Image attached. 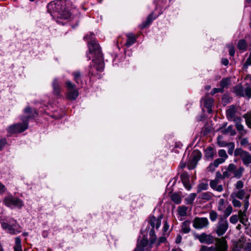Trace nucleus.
<instances>
[{
  "label": "nucleus",
  "mask_w": 251,
  "mask_h": 251,
  "mask_svg": "<svg viewBox=\"0 0 251 251\" xmlns=\"http://www.w3.org/2000/svg\"><path fill=\"white\" fill-rule=\"evenodd\" d=\"M89 52L94 55L92 62L93 65L89 67L88 75L96 76L98 72H101L104 68V63L102 54L99 45L96 41H91L89 42Z\"/></svg>",
  "instance_id": "f257e3e1"
},
{
  "label": "nucleus",
  "mask_w": 251,
  "mask_h": 251,
  "mask_svg": "<svg viewBox=\"0 0 251 251\" xmlns=\"http://www.w3.org/2000/svg\"><path fill=\"white\" fill-rule=\"evenodd\" d=\"M25 114L22 116L20 120L22 123L13 124L8 126L7 132L10 134L23 132L28 128V122L30 119H34L38 116V112L29 106H26L24 110Z\"/></svg>",
  "instance_id": "f03ea898"
},
{
  "label": "nucleus",
  "mask_w": 251,
  "mask_h": 251,
  "mask_svg": "<svg viewBox=\"0 0 251 251\" xmlns=\"http://www.w3.org/2000/svg\"><path fill=\"white\" fill-rule=\"evenodd\" d=\"M48 11L58 18L68 19L71 17V13L65 4L60 1H51L47 5Z\"/></svg>",
  "instance_id": "7ed1b4c3"
},
{
  "label": "nucleus",
  "mask_w": 251,
  "mask_h": 251,
  "mask_svg": "<svg viewBox=\"0 0 251 251\" xmlns=\"http://www.w3.org/2000/svg\"><path fill=\"white\" fill-rule=\"evenodd\" d=\"M215 241V246L207 247L202 245L199 251H228V245L226 237L216 238Z\"/></svg>",
  "instance_id": "20e7f679"
},
{
  "label": "nucleus",
  "mask_w": 251,
  "mask_h": 251,
  "mask_svg": "<svg viewBox=\"0 0 251 251\" xmlns=\"http://www.w3.org/2000/svg\"><path fill=\"white\" fill-rule=\"evenodd\" d=\"M245 169L243 167H240L237 169L236 165L230 163L228 166L226 170L223 173V178L229 177L231 174H233V176L240 178L243 175Z\"/></svg>",
  "instance_id": "39448f33"
},
{
  "label": "nucleus",
  "mask_w": 251,
  "mask_h": 251,
  "mask_svg": "<svg viewBox=\"0 0 251 251\" xmlns=\"http://www.w3.org/2000/svg\"><path fill=\"white\" fill-rule=\"evenodd\" d=\"M3 202L5 206L11 209L14 208L20 209L24 206L23 201L12 195L5 196L3 200Z\"/></svg>",
  "instance_id": "423d86ee"
},
{
  "label": "nucleus",
  "mask_w": 251,
  "mask_h": 251,
  "mask_svg": "<svg viewBox=\"0 0 251 251\" xmlns=\"http://www.w3.org/2000/svg\"><path fill=\"white\" fill-rule=\"evenodd\" d=\"M229 224L227 220L223 219L222 218L218 219V221L213 230L218 237L222 236L227 230Z\"/></svg>",
  "instance_id": "0eeeda50"
},
{
  "label": "nucleus",
  "mask_w": 251,
  "mask_h": 251,
  "mask_svg": "<svg viewBox=\"0 0 251 251\" xmlns=\"http://www.w3.org/2000/svg\"><path fill=\"white\" fill-rule=\"evenodd\" d=\"M235 156H240L244 165L248 167L251 164V154L241 148H236L234 151Z\"/></svg>",
  "instance_id": "6e6552de"
},
{
  "label": "nucleus",
  "mask_w": 251,
  "mask_h": 251,
  "mask_svg": "<svg viewBox=\"0 0 251 251\" xmlns=\"http://www.w3.org/2000/svg\"><path fill=\"white\" fill-rule=\"evenodd\" d=\"M1 227L5 230H7V232L11 234H16L21 232L20 230H18V227L19 226L17 221L12 220L9 222V223L4 222H0Z\"/></svg>",
  "instance_id": "1a4fd4ad"
},
{
  "label": "nucleus",
  "mask_w": 251,
  "mask_h": 251,
  "mask_svg": "<svg viewBox=\"0 0 251 251\" xmlns=\"http://www.w3.org/2000/svg\"><path fill=\"white\" fill-rule=\"evenodd\" d=\"M66 86L68 92L67 93V98L71 100H75L78 97V91L75 89V85L70 80L66 82Z\"/></svg>",
  "instance_id": "9d476101"
},
{
  "label": "nucleus",
  "mask_w": 251,
  "mask_h": 251,
  "mask_svg": "<svg viewBox=\"0 0 251 251\" xmlns=\"http://www.w3.org/2000/svg\"><path fill=\"white\" fill-rule=\"evenodd\" d=\"M162 219V215H159L157 218L154 216H151L149 217L148 221V226L153 228H156L157 230L161 226V219Z\"/></svg>",
  "instance_id": "9b49d317"
},
{
  "label": "nucleus",
  "mask_w": 251,
  "mask_h": 251,
  "mask_svg": "<svg viewBox=\"0 0 251 251\" xmlns=\"http://www.w3.org/2000/svg\"><path fill=\"white\" fill-rule=\"evenodd\" d=\"M209 222L206 218L196 217L193 221V226L196 229H201L206 227Z\"/></svg>",
  "instance_id": "f8f14e48"
},
{
  "label": "nucleus",
  "mask_w": 251,
  "mask_h": 251,
  "mask_svg": "<svg viewBox=\"0 0 251 251\" xmlns=\"http://www.w3.org/2000/svg\"><path fill=\"white\" fill-rule=\"evenodd\" d=\"M197 238L201 243H205L208 245L212 244L215 240L212 235L206 234L205 233L197 235Z\"/></svg>",
  "instance_id": "ddd939ff"
},
{
  "label": "nucleus",
  "mask_w": 251,
  "mask_h": 251,
  "mask_svg": "<svg viewBox=\"0 0 251 251\" xmlns=\"http://www.w3.org/2000/svg\"><path fill=\"white\" fill-rule=\"evenodd\" d=\"M163 10H162V9H160L159 10L158 15H157L153 16V13L152 12L148 16L147 20L145 22H143V23L140 25V26L141 29H144V28L149 26L151 24V23H152L153 20L155 19L156 18H157V17L158 16V15L162 14L163 13Z\"/></svg>",
  "instance_id": "4468645a"
},
{
  "label": "nucleus",
  "mask_w": 251,
  "mask_h": 251,
  "mask_svg": "<svg viewBox=\"0 0 251 251\" xmlns=\"http://www.w3.org/2000/svg\"><path fill=\"white\" fill-rule=\"evenodd\" d=\"M234 121L235 123V126L240 135L239 138H241L247 133V130L244 129V126L241 124L242 119L240 117H237L234 119Z\"/></svg>",
  "instance_id": "2eb2a0df"
},
{
  "label": "nucleus",
  "mask_w": 251,
  "mask_h": 251,
  "mask_svg": "<svg viewBox=\"0 0 251 251\" xmlns=\"http://www.w3.org/2000/svg\"><path fill=\"white\" fill-rule=\"evenodd\" d=\"M149 241L144 236V237L140 241L137 242L134 251H145V248L147 247Z\"/></svg>",
  "instance_id": "dca6fc26"
},
{
  "label": "nucleus",
  "mask_w": 251,
  "mask_h": 251,
  "mask_svg": "<svg viewBox=\"0 0 251 251\" xmlns=\"http://www.w3.org/2000/svg\"><path fill=\"white\" fill-rule=\"evenodd\" d=\"M52 86L53 88V93L57 98L60 97L61 87L59 82L57 78H55L53 79Z\"/></svg>",
  "instance_id": "f3484780"
},
{
  "label": "nucleus",
  "mask_w": 251,
  "mask_h": 251,
  "mask_svg": "<svg viewBox=\"0 0 251 251\" xmlns=\"http://www.w3.org/2000/svg\"><path fill=\"white\" fill-rule=\"evenodd\" d=\"M147 229H148V232L150 235V246H151L156 241V236L155 234L154 228L150 227V226H147Z\"/></svg>",
  "instance_id": "a211bd4d"
},
{
  "label": "nucleus",
  "mask_w": 251,
  "mask_h": 251,
  "mask_svg": "<svg viewBox=\"0 0 251 251\" xmlns=\"http://www.w3.org/2000/svg\"><path fill=\"white\" fill-rule=\"evenodd\" d=\"M219 183L218 179H215L214 180H211L210 181V187L218 192H222L223 190V187L222 185H218Z\"/></svg>",
  "instance_id": "6ab92c4d"
},
{
  "label": "nucleus",
  "mask_w": 251,
  "mask_h": 251,
  "mask_svg": "<svg viewBox=\"0 0 251 251\" xmlns=\"http://www.w3.org/2000/svg\"><path fill=\"white\" fill-rule=\"evenodd\" d=\"M246 194V190L244 189H241V190H239L237 192H233L231 194L230 197L238 198L239 199H240V200H243L245 197L246 198V197H245Z\"/></svg>",
  "instance_id": "aec40b11"
},
{
  "label": "nucleus",
  "mask_w": 251,
  "mask_h": 251,
  "mask_svg": "<svg viewBox=\"0 0 251 251\" xmlns=\"http://www.w3.org/2000/svg\"><path fill=\"white\" fill-rule=\"evenodd\" d=\"M204 157L208 160L212 159L214 156V151L212 147L209 146L204 151Z\"/></svg>",
  "instance_id": "412c9836"
},
{
  "label": "nucleus",
  "mask_w": 251,
  "mask_h": 251,
  "mask_svg": "<svg viewBox=\"0 0 251 251\" xmlns=\"http://www.w3.org/2000/svg\"><path fill=\"white\" fill-rule=\"evenodd\" d=\"M127 40L125 43V45L127 47H129L135 43L136 41V38L132 33H128L126 34Z\"/></svg>",
  "instance_id": "4be33fe9"
},
{
  "label": "nucleus",
  "mask_w": 251,
  "mask_h": 251,
  "mask_svg": "<svg viewBox=\"0 0 251 251\" xmlns=\"http://www.w3.org/2000/svg\"><path fill=\"white\" fill-rule=\"evenodd\" d=\"M221 132L224 134H227L230 133V135L234 136L236 134V131L233 129L232 126H229L227 128L222 127L220 129Z\"/></svg>",
  "instance_id": "5701e85b"
},
{
  "label": "nucleus",
  "mask_w": 251,
  "mask_h": 251,
  "mask_svg": "<svg viewBox=\"0 0 251 251\" xmlns=\"http://www.w3.org/2000/svg\"><path fill=\"white\" fill-rule=\"evenodd\" d=\"M236 113V109L234 106H231L230 108L227 110L226 114V117L228 119L233 120L236 117H235Z\"/></svg>",
  "instance_id": "b1692460"
},
{
  "label": "nucleus",
  "mask_w": 251,
  "mask_h": 251,
  "mask_svg": "<svg viewBox=\"0 0 251 251\" xmlns=\"http://www.w3.org/2000/svg\"><path fill=\"white\" fill-rule=\"evenodd\" d=\"M238 219L241 223L246 225V223L248 222V219L247 218L246 212L239 210L238 211Z\"/></svg>",
  "instance_id": "393cba45"
},
{
  "label": "nucleus",
  "mask_w": 251,
  "mask_h": 251,
  "mask_svg": "<svg viewBox=\"0 0 251 251\" xmlns=\"http://www.w3.org/2000/svg\"><path fill=\"white\" fill-rule=\"evenodd\" d=\"M237 47L239 50L245 51L247 50L248 44L245 40L240 39L238 42Z\"/></svg>",
  "instance_id": "a878e982"
},
{
  "label": "nucleus",
  "mask_w": 251,
  "mask_h": 251,
  "mask_svg": "<svg viewBox=\"0 0 251 251\" xmlns=\"http://www.w3.org/2000/svg\"><path fill=\"white\" fill-rule=\"evenodd\" d=\"M191 222L189 220L185 221L182 223L181 226V232L184 233H188L190 232L191 228L190 227Z\"/></svg>",
  "instance_id": "bb28decb"
},
{
  "label": "nucleus",
  "mask_w": 251,
  "mask_h": 251,
  "mask_svg": "<svg viewBox=\"0 0 251 251\" xmlns=\"http://www.w3.org/2000/svg\"><path fill=\"white\" fill-rule=\"evenodd\" d=\"M233 211L232 206L229 205L225 210H224V214L219 216V218H222L223 219L227 220V218L231 214Z\"/></svg>",
  "instance_id": "cd10ccee"
},
{
  "label": "nucleus",
  "mask_w": 251,
  "mask_h": 251,
  "mask_svg": "<svg viewBox=\"0 0 251 251\" xmlns=\"http://www.w3.org/2000/svg\"><path fill=\"white\" fill-rule=\"evenodd\" d=\"M214 197V195L213 193H212L211 192H206L202 193L201 194L199 198L202 200L208 201L211 200Z\"/></svg>",
  "instance_id": "c85d7f7f"
},
{
  "label": "nucleus",
  "mask_w": 251,
  "mask_h": 251,
  "mask_svg": "<svg viewBox=\"0 0 251 251\" xmlns=\"http://www.w3.org/2000/svg\"><path fill=\"white\" fill-rule=\"evenodd\" d=\"M202 154L201 152L199 150H195L193 151L191 158L192 160L198 162L201 159Z\"/></svg>",
  "instance_id": "c756f323"
},
{
  "label": "nucleus",
  "mask_w": 251,
  "mask_h": 251,
  "mask_svg": "<svg viewBox=\"0 0 251 251\" xmlns=\"http://www.w3.org/2000/svg\"><path fill=\"white\" fill-rule=\"evenodd\" d=\"M214 102L213 98H208L205 100L204 106L207 109V112L211 113L212 111V107Z\"/></svg>",
  "instance_id": "7c9ffc66"
},
{
  "label": "nucleus",
  "mask_w": 251,
  "mask_h": 251,
  "mask_svg": "<svg viewBox=\"0 0 251 251\" xmlns=\"http://www.w3.org/2000/svg\"><path fill=\"white\" fill-rule=\"evenodd\" d=\"M14 251H23L21 239L20 237L15 238V244L13 247Z\"/></svg>",
  "instance_id": "2f4dec72"
},
{
  "label": "nucleus",
  "mask_w": 251,
  "mask_h": 251,
  "mask_svg": "<svg viewBox=\"0 0 251 251\" xmlns=\"http://www.w3.org/2000/svg\"><path fill=\"white\" fill-rule=\"evenodd\" d=\"M234 91L236 95L245 97L244 89L242 86L237 85L234 88Z\"/></svg>",
  "instance_id": "473e14b6"
},
{
  "label": "nucleus",
  "mask_w": 251,
  "mask_h": 251,
  "mask_svg": "<svg viewBox=\"0 0 251 251\" xmlns=\"http://www.w3.org/2000/svg\"><path fill=\"white\" fill-rule=\"evenodd\" d=\"M72 75L74 76V79L75 82L79 84L82 82L81 80V74L79 71H75L72 73Z\"/></svg>",
  "instance_id": "72a5a7b5"
},
{
  "label": "nucleus",
  "mask_w": 251,
  "mask_h": 251,
  "mask_svg": "<svg viewBox=\"0 0 251 251\" xmlns=\"http://www.w3.org/2000/svg\"><path fill=\"white\" fill-rule=\"evenodd\" d=\"M230 79L229 77H226L223 78L220 81V88H222V90L224 91V89L225 87H227L228 85L230 84Z\"/></svg>",
  "instance_id": "f704fd0d"
},
{
  "label": "nucleus",
  "mask_w": 251,
  "mask_h": 251,
  "mask_svg": "<svg viewBox=\"0 0 251 251\" xmlns=\"http://www.w3.org/2000/svg\"><path fill=\"white\" fill-rule=\"evenodd\" d=\"M243 117L245 119L246 124L247 126L250 128H251V111L244 114Z\"/></svg>",
  "instance_id": "c9c22d12"
},
{
  "label": "nucleus",
  "mask_w": 251,
  "mask_h": 251,
  "mask_svg": "<svg viewBox=\"0 0 251 251\" xmlns=\"http://www.w3.org/2000/svg\"><path fill=\"white\" fill-rule=\"evenodd\" d=\"M187 207L185 206H179L177 208L178 214L181 216L184 217L187 215Z\"/></svg>",
  "instance_id": "e433bc0d"
},
{
  "label": "nucleus",
  "mask_w": 251,
  "mask_h": 251,
  "mask_svg": "<svg viewBox=\"0 0 251 251\" xmlns=\"http://www.w3.org/2000/svg\"><path fill=\"white\" fill-rule=\"evenodd\" d=\"M171 200L173 202L177 204H180L181 202V198L180 196L176 193H174L172 195Z\"/></svg>",
  "instance_id": "4c0bfd02"
},
{
  "label": "nucleus",
  "mask_w": 251,
  "mask_h": 251,
  "mask_svg": "<svg viewBox=\"0 0 251 251\" xmlns=\"http://www.w3.org/2000/svg\"><path fill=\"white\" fill-rule=\"evenodd\" d=\"M208 188V184L207 183H201L198 186V192L199 193L202 190H206Z\"/></svg>",
  "instance_id": "58836bf2"
},
{
  "label": "nucleus",
  "mask_w": 251,
  "mask_h": 251,
  "mask_svg": "<svg viewBox=\"0 0 251 251\" xmlns=\"http://www.w3.org/2000/svg\"><path fill=\"white\" fill-rule=\"evenodd\" d=\"M222 139V136L221 135H219L217 137V143L218 146L220 147H226L228 143L224 141Z\"/></svg>",
  "instance_id": "ea45409f"
},
{
  "label": "nucleus",
  "mask_w": 251,
  "mask_h": 251,
  "mask_svg": "<svg viewBox=\"0 0 251 251\" xmlns=\"http://www.w3.org/2000/svg\"><path fill=\"white\" fill-rule=\"evenodd\" d=\"M225 208V200L223 199H221L218 202L217 210L219 211H223Z\"/></svg>",
  "instance_id": "a19ab883"
},
{
  "label": "nucleus",
  "mask_w": 251,
  "mask_h": 251,
  "mask_svg": "<svg viewBox=\"0 0 251 251\" xmlns=\"http://www.w3.org/2000/svg\"><path fill=\"white\" fill-rule=\"evenodd\" d=\"M228 147V153L230 155H232L233 153V151L235 148V144L234 142H229L228 143L227 146H226Z\"/></svg>",
  "instance_id": "79ce46f5"
},
{
  "label": "nucleus",
  "mask_w": 251,
  "mask_h": 251,
  "mask_svg": "<svg viewBox=\"0 0 251 251\" xmlns=\"http://www.w3.org/2000/svg\"><path fill=\"white\" fill-rule=\"evenodd\" d=\"M218 216V213L214 210H212L209 213V218L213 222L216 221Z\"/></svg>",
  "instance_id": "37998d69"
},
{
  "label": "nucleus",
  "mask_w": 251,
  "mask_h": 251,
  "mask_svg": "<svg viewBox=\"0 0 251 251\" xmlns=\"http://www.w3.org/2000/svg\"><path fill=\"white\" fill-rule=\"evenodd\" d=\"M198 162L192 160V159L188 162L187 167L189 170H192L196 168Z\"/></svg>",
  "instance_id": "c03bdc74"
},
{
  "label": "nucleus",
  "mask_w": 251,
  "mask_h": 251,
  "mask_svg": "<svg viewBox=\"0 0 251 251\" xmlns=\"http://www.w3.org/2000/svg\"><path fill=\"white\" fill-rule=\"evenodd\" d=\"M180 179L182 182H186L189 180V175L187 172H183L180 175Z\"/></svg>",
  "instance_id": "a18cd8bd"
},
{
  "label": "nucleus",
  "mask_w": 251,
  "mask_h": 251,
  "mask_svg": "<svg viewBox=\"0 0 251 251\" xmlns=\"http://www.w3.org/2000/svg\"><path fill=\"white\" fill-rule=\"evenodd\" d=\"M218 155L221 158H224L225 161L227 158L228 155H227L225 150L221 149L218 151Z\"/></svg>",
  "instance_id": "49530a36"
},
{
  "label": "nucleus",
  "mask_w": 251,
  "mask_h": 251,
  "mask_svg": "<svg viewBox=\"0 0 251 251\" xmlns=\"http://www.w3.org/2000/svg\"><path fill=\"white\" fill-rule=\"evenodd\" d=\"M229 49V54L231 56H233L235 54V48L233 45L231 43L227 45Z\"/></svg>",
  "instance_id": "de8ad7c7"
},
{
  "label": "nucleus",
  "mask_w": 251,
  "mask_h": 251,
  "mask_svg": "<svg viewBox=\"0 0 251 251\" xmlns=\"http://www.w3.org/2000/svg\"><path fill=\"white\" fill-rule=\"evenodd\" d=\"M232 199V203L235 207H240L242 205L241 202L236 198H231Z\"/></svg>",
  "instance_id": "09e8293b"
},
{
  "label": "nucleus",
  "mask_w": 251,
  "mask_h": 251,
  "mask_svg": "<svg viewBox=\"0 0 251 251\" xmlns=\"http://www.w3.org/2000/svg\"><path fill=\"white\" fill-rule=\"evenodd\" d=\"M250 65H251V51L250 53L249 57L243 65V69H247L248 66Z\"/></svg>",
  "instance_id": "8fccbe9b"
},
{
  "label": "nucleus",
  "mask_w": 251,
  "mask_h": 251,
  "mask_svg": "<svg viewBox=\"0 0 251 251\" xmlns=\"http://www.w3.org/2000/svg\"><path fill=\"white\" fill-rule=\"evenodd\" d=\"M250 197V195H248L246 197L245 200H244V211L246 212L249 206V198Z\"/></svg>",
  "instance_id": "3c124183"
},
{
  "label": "nucleus",
  "mask_w": 251,
  "mask_h": 251,
  "mask_svg": "<svg viewBox=\"0 0 251 251\" xmlns=\"http://www.w3.org/2000/svg\"><path fill=\"white\" fill-rule=\"evenodd\" d=\"M166 241V238L165 236H161L158 239V240L156 239V241L154 244H155L157 246H158L160 245V244L165 243Z\"/></svg>",
  "instance_id": "603ef678"
},
{
  "label": "nucleus",
  "mask_w": 251,
  "mask_h": 251,
  "mask_svg": "<svg viewBox=\"0 0 251 251\" xmlns=\"http://www.w3.org/2000/svg\"><path fill=\"white\" fill-rule=\"evenodd\" d=\"M245 96L251 98V87H247L244 90Z\"/></svg>",
  "instance_id": "864d4df0"
},
{
  "label": "nucleus",
  "mask_w": 251,
  "mask_h": 251,
  "mask_svg": "<svg viewBox=\"0 0 251 251\" xmlns=\"http://www.w3.org/2000/svg\"><path fill=\"white\" fill-rule=\"evenodd\" d=\"M238 220V217L237 215H234L231 216L229 218V221L233 224H236Z\"/></svg>",
  "instance_id": "5fc2aeb1"
},
{
  "label": "nucleus",
  "mask_w": 251,
  "mask_h": 251,
  "mask_svg": "<svg viewBox=\"0 0 251 251\" xmlns=\"http://www.w3.org/2000/svg\"><path fill=\"white\" fill-rule=\"evenodd\" d=\"M244 186V183L242 180H238L235 185V188L238 190H241Z\"/></svg>",
  "instance_id": "6e6d98bb"
},
{
  "label": "nucleus",
  "mask_w": 251,
  "mask_h": 251,
  "mask_svg": "<svg viewBox=\"0 0 251 251\" xmlns=\"http://www.w3.org/2000/svg\"><path fill=\"white\" fill-rule=\"evenodd\" d=\"M7 143V142L6 138H3L0 139V151L3 149Z\"/></svg>",
  "instance_id": "4d7b16f0"
},
{
  "label": "nucleus",
  "mask_w": 251,
  "mask_h": 251,
  "mask_svg": "<svg viewBox=\"0 0 251 251\" xmlns=\"http://www.w3.org/2000/svg\"><path fill=\"white\" fill-rule=\"evenodd\" d=\"M225 161L224 158H217V159H215L213 163L215 164V166H216L218 167V166L220 164L223 163Z\"/></svg>",
  "instance_id": "13d9d810"
},
{
  "label": "nucleus",
  "mask_w": 251,
  "mask_h": 251,
  "mask_svg": "<svg viewBox=\"0 0 251 251\" xmlns=\"http://www.w3.org/2000/svg\"><path fill=\"white\" fill-rule=\"evenodd\" d=\"M217 167L215 165V164L213 163H211L209 166L207 167V170L209 172H213L215 170V169Z\"/></svg>",
  "instance_id": "bf43d9fd"
},
{
  "label": "nucleus",
  "mask_w": 251,
  "mask_h": 251,
  "mask_svg": "<svg viewBox=\"0 0 251 251\" xmlns=\"http://www.w3.org/2000/svg\"><path fill=\"white\" fill-rule=\"evenodd\" d=\"M219 92H220V93H222L223 92V90H222V88H215L214 89H213L210 93L212 95H214V94H215L216 93H219Z\"/></svg>",
  "instance_id": "052dcab7"
},
{
  "label": "nucleus",
  "mask_w": 251,
  "mask_h": 251,
  "mask_svg": "<svg viewBox=\"0 0 251 251\" xmlns=\"http://www.w3.org/2000/svg\"><path fill=\"white\" fill-rule=\"evenodd\" d=\"M240 144L242 146H246L249 144V141L247 138H243L240 141Z\"/></svg>",
  "instance_id": "680f3d73"
},
{
  "label": "nucleus",
  "mask_w": 251,
  "mask_h": 251,
  "mask_svg": "<svg viewBox=\"0 0 251 251\" xmlns=\"http://www.w3.org/2000/svg\"><path fill=\"white\" fill-rule=\"evenodd\" d=\"M182 183L187 190H190L192 188V186L190 184L189 180L187 181L186 182H182Z\"/></svg>",
  "instance_id": "e2e57ef3"
},
{
  "label": "nucleus",
  "mask_w": 251,
  "mask_h": 251,
  "mask_svg": "<svg viewBox=\"0 0 251 251\" xmlns=\"http://www.w3.org/2000/svg\"><path fill=\"white\" fill-rule=\"evenodd\" d=\"M196 197V193H192V194H191L190 195L189 198H188L189 201H190V202H192L194 201Z\"/></svg>",
  "instance_id": "0e129e2a"
},
{
  "label": "nucleus",
  "mask_w": 251,
  "mask_h": 251,
  "mask_svg": "<svg viewBox=\"0 0 251 251\" xmlns=\"http://www.w3.org/2000/svg\"><path fill=\"white\" fill-rule=\"evenodd\" d=\"M169 228V225L168 224L167 222L166 221L165 222L164 226H163V231H164V232H167L168 231Z\"/></svg>",
  "instance_id": "69168bd1"
},
{
  "label": "nucleus",
  "mask_w": 251,
  "mask_h": 251,
  "mask_svg": "<svg viewBox=\"0 0 251 251\" xmlns=\"http://www.w3.org/2000/svg\"><path fill=\"white\" fill-rule=\"evenodd\" d=\"M222 63L225 66H227L229 63V61L226 58H222Z\"/></svg>",
  "instance_id": "338daca9"
},
{
  "label": "nucleus",
  "mask_w": 251,
  "mask_h": 251,
  "mask_svg": "<svg viewBox=\"0 0 251 251\" xmlns=\"http://www.w3.org/2000/svg\"><path fill=\"white\" fill-rule=\"evenodd\" d=\"M246 250L247 251H251V243H248L246 247Z\"/></svg>",
  "instance_id": "774afa93"
}]
</instances>
